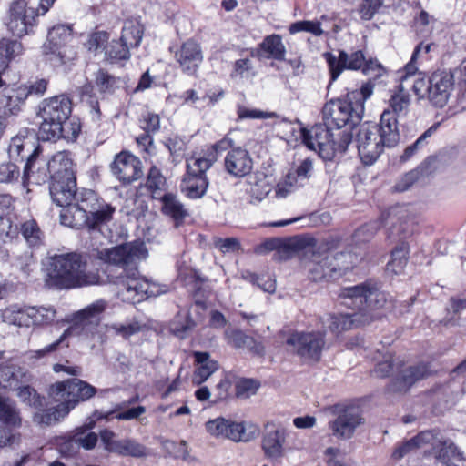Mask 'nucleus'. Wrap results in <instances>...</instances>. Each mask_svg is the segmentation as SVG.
<instances>
[{
  "instance_id": "nucleus-1",
  "label": "nucleus",
  "mask_w": 466,
  "mask_h": 466,
  "mask_svg": "<svg viewBox=\"0 0 466 466\" xmlns=\"http://www.w3.org/2000/svg\"><path fill=\"white\" fill-rule=\"evenodd\" d=\"M49 396L56 407L40 410L34 415V421L40 425L50 426L65 419L69 412L81 402L91 399L96 393V389L91 384L79 379L57 381L49 388Z\"/></svg>"
},
{
  "instance_id": "nucleus-2",
  "label": "nucleus",
  "mask_w": 466,
  "mask_h": 466,
  "mask_svg": "<svg viewBox=\"0 0 466 466\" xmlns=\"http://www.w3.org/2000/svg\"><path fill=\"white\" fill-rule=\"evenodd\" d=\"M47 284L56 289H73L99 283L96 271L86 270V262L77 253L54 255L49 258Z\"/></svg>"
},
{
  "instance_id": "nucleus-3",
  "label": "nucleus",
  "mask_w": 466,
  "mask_h": 466,
  "mask_svg": "<svg viewBox=\"0 0 466 466\" xmlns=\"http://www.w3.org/2000/svg\"><path fill=\"white\" fill-rule=\"evenodd\" d=\"M296 255L313 281L336 279L343 275L349 268L339 263L346 257L345 253L332 255L326 245L318 244L316 239L309 237H304V247Z\"/></svg>"
},
{
  "instance_id": "nucleus-4",
  "label": "nucleus",
  "mask_w": 466,
  "mask_h": 466,
  "mask_svg": "<svg viewBox=\"0 0 466 466\" xmlns=\"http://www.w3.org/2000/svg\"><path fill=\"white\" fill-rule=\"evenodd\" d=\"M389 227V238L399 239L400 243L391 251V259L387 264V271L400 274L403 271L409 254V245L404 241L412 232L408 210L403 207L390 208L385 217Z\"/></svg>"
},
{
  "instance_id": "nucleus-5",
  "label": "nucleus",
  "mask_w": 466,
  "mask_h": 466,
  "mask_svg": "<svg viewBox=\"0 0 466 466\" xmlns=\"http://www.w3.org/2000/svg\"><path fill=\"white\" fill-rule=\"evenodd\" d=\"M331 129L323 122L313 126L309 130H302L303 143L308 148L318 152L319 157L325 160H331L336 153L342 154L346 152L352 141L351 133L339 132L337 136L339 138L336 139V135L331 132Z\"/></svg>"
},
{
  "instance_id": "nucleus-6",
  "label": "nucleus",
  "mask_w": 466,
  "mask_h": 466,
  "mask_svg": "<svg viewBox=\"0 0 466 466\" xmlns=\"http://www.w3.org/2000/svg\"><path fill=\"white\" fill-rule=\"evenodd\" d=\"M397 369V374L388 385V391L392 393L404 394L417 381L430 376L431 370L428 364L419 363L413 366L400 368L390 355L384 360L375 366L372 373L375 377L385 378Z\"/></svg>"
},
{
  "instance_id": "nucleus-7",
  "label": "nucleus",
  "mask_w": 466,
  "mask_h": 466,
  "mask_svg": "<svg viewBox=\"0 0 466 466\" xmlns=\"http://www.w3.org/2000/svg\"><path fill=\"white\" fill-rule=\"evenodd\" d=\"M388 134L389 129L381 123L380 125L364 123L360 126L356 134V143L359 155L364 164L374 163L385 147H392L399 143V137L396 136L394 139Z\"/></svg>"
},
{
  "instance_id": "nucleus-8",
  "label": "nucleus",
  "mask_w": 466,
  "mask_h": 466,
  "mask_svg": "<svg viewBox=\"0 0 466 466\" xmlns=\"http://www.w3.org/2000/svg\"><path fill=\"white\" fill-rule=\"evenodd\" d=\"M341 303L352 309L370 313L373 320L378 318L374 310L390 308L393 303L388 301V295L380 290L378 287L370 282L361 283L356 286L347 287L339 293Z\"/></svg>"
},
{
  "instance_id": "nucleus-9",
  "label": "nucleus",
  "mask_w": 466,
  "mask_h": 466,
  "mask_svg": "<svg viewBox=\"0 0 466 466\" xmlns=\"http://www.w3.org/2000/svg\"><path fill=\"white\" fill-rule=\"evenodd\" d=\"M336 56L325 52L322 56L326 60L330 74V82L338 79L344 70H361L364 75L377 77L383 71L382 66L377 59L367 58L362 50H357L349 55L345 50H339Z\"/></svg>"
},
{
  "instance_id": "nucleus-10",
  "label": "nucleus",
  "mask_w": 466,
  "mask_h": 466,
  "mask_svg": "<svg viewBox=\"0 0 466 466\" xmlns=\"http://www.w3.org/2000/svg\"><path fill=\"white\" fill-rule=\"evenodd\" d=\"M71 111V100L65 95L44 99L37 112L41 118L39 130L43 138L51 140L55 135L60 134L61 124L68 120Z\"/></svg>"
},
{
  "instance_id": "nucleus-11",
  "label": "nucleus",
  "mask_w": 466,
  "mask_h": 466,
  "mask_svg": "<svg viewBox=\"0 0 466 466\" xmlns=\"http://www.w3.org/2000/svg\"><path fill=\"white\" fill-rule=\"evenodd\" d=\"M73 29L67 25H54L42 46L45 59L54 66H59L76 58V53L68 44L72 40Z\"/></svg>"
},
{
  "instance_id": "nucleus-12",
  "label": "nucleus",
  "mask_w": 466,
  "mask_h": 466,
  "mask_svg": "<svg viewBox=\"0 0 466 466\" xmlns=\"http://www.w3.org/2000/svg\"><path fill=\"white\" fill-rule=\"evenodd\" d=\"M363 116V106L354 105L348 98L332 99L327 102L322 108V120L331 128L341 129L346 126L355 127L360 124Z\"/></svg>"
},
{
  "instance_id": "nucleus-13",
  "label": "nucleus",
  "mask_w": 466,
  "mask_h": 466,
  "mask_svg": "<svg viewBox=\"0 0 466 466\" xmlns=\"http://www.w3.org/2000/svg\"><path fill=\"white\" fill-rule=\"evenodd\" d=\"M116 283L123 299L133 303L158 293L156 285L141 277L137 269H124L123 273L117 277Z\"/></svg>"
},
{
  "instance_id": "nucleus-14",
  "label": "nucleus",
  "mask_w": 466,
  "mask_h": 466,
  "mask_svg": "<svg viewBox=\"0 0 466 466\" xmlns=\"http://www.w3.org/2000/svg\"><path fill=\"white\" fill-rule=\"evenodd\" d=\"M398 89L389 99L388 107L383 110L380 121L394 139L396 136L400 137L398 119L407 116L410 104V96L404 91L402 84L398 86Z\"/></svg>"
},
{
  "instance_id": "nucleus-15",
  "label": "nucleus",
  "mask_w": 466,
  "mask_h": 466,
  "mask_svg": "<svg viewBox=\"0 0 466 466\" xmlns=\"http://www.w3.org/2000/svg\"><path fill=\"white\" fill-rule=\"evenodd\" d=\"M289 436L288 429L276 420H268L264 424L261 438V448L267 459L279 461L285 455V444Z\"/></svg>"
},
{
  "instance_id": "nucleus-16",
  "label": "nucleus",
  "mask_w": 466,
  "mask_h": 466,
  "mask_svg": "<svg viewBox=\"0 0 466 466\" xmlns=\"http://www.w3.org/2000/svg\"><path fill=\"white\" fill-rule=\"evenodd\" d=\"M107 302L105 299H97L83 309L73 315V324L69 328H75L76 332L71 337L84 336L93 337L95 329L98 326L101 315L106 310Z\"/></svg>"
},
{
  "instance_id": "nucleus-17",
  "label": "nucleus",
  "mask_w": 466,
  "mask_h": 466,
  "mask_svg": "<svg viewBox=\"0 0 466 466\" xmlns=\"http://www.w3.org/2000/svg\"><path fill=\"white\" fill-rule=\"evenodd\" d=\"M35 22L36 13L35 8L27 7L26 2L24 0L12 3L6 25L13 35L21 37L31 33Z\"/></svg>"
},
{
  "instance_id": "nucleus-18",
  "label": "nucleus",
  "mask_w": 466,
  "mask_h": 466,
  "mask_svg": "<svg viewBox=\"0 0 466 466\" xmlns=\"http://www.w3.org/2000/svg\"><path fill=\"white\" fill-rule=\"evenodd\" d=\"M287 344L302 359L319 360L325 344L324 333L296 332L288 338Z\"/></svg>"
},
{
  "instance_id": "nucleus-19",
  "label": "nucleus",
  "mask_w": 466,
  "mask_h": 466,
  "mask_svg": "<svg viewBox=\"0 0 466 466\" xmlns=\"http://www.w3.org/2000/svg\"><path fill=\"white\" fill-rule=\"evenodd\" d=\"M86 202L84 208L86 209L87 222L86 228L89 230H100V228L106 225L113 218L115 208L100 199L96 193L92 190H84Z\"/></svg>"
},
{
  "instance_id": "nucleus-20",
  "label": "nucleus",
  "mask_w": 466,
  "mask_h": 466,
  "mask_svg": "<svg viewBox=\"0 0 466 466\" xmlns=\"http://www.w3.org/2000/svg\"><path fill=\"white\" fill-rule=\"evenodd\" d=\"M36 165L38 182L45 181L48 177L51 179L76 177L73 170V162L69 157V154L66 151L57 152L48 162L38 160Z\"/></svg>"
},
{
  "instance_id": "nucleus-21",
  "label": "nucleus",
  "mask_w": 466,
  "mask_h": 466,
  "mask_svg": "<svg viewBox=\"0 0 466 466\" xmlns=\"http://www.w3.org/2000/svg\"><path fill=\"white\" fill-rule=\"evenodd\" d=\"M147 257V249L141 241L119 245L105 252V260L108 263L126 267Z\"/></svg>"
},
{
  "instance_id": "nucleus-22",
  "label": "nucleus",
  "mask_w": 466,
  "mask_h": 466,
  "mask_svg": "<svg viewBox=\"0 0 466 466\" xmlns=\"http://www.w3.org/2000/svg\"><path fill=\"white\" fill-rule=\"evenodd\" d=\"M24 149H26L27 152H30L24 169V176L29 178L35 175L34 169L38 161L37 157L40 152V148L38 146L35 147L32 141V138L26 136L19 134L12 137L8 147L9 157L15 161H17L19 158L23 160L24 156L22 155V152Z\"/></svg>"
},
{
  "instance_id": "nucleus-23",
  "label": "nucleus",
  "mask_w": 466,
  "mask_h": 466,
  "mask_svg": "<svg viewBox=\"0 0 466 466\" xmlns=\"http://www.w3.org/2000/svg\"><path fill=\"white\" fill-rule=\"evenodd\" d=\"M111 171L123 184H130L143 175L141 161L136 156L126 151L116 156L111 164Z\"/></svg>"
},
{
  "instance_id": "nucleus-24",
  "label": "nucleus",
  "mask_w": 466,
  "mask_h": 466,
  "mask_svg": "<svg viewBox=\"0 0 466 466\" xmlns=\"http://www.w3.org/2000/svg\"><path fill=\"white\" fill-rule=\"evenodd\" d=\"M362 423L363 418L360 410L354 406H348L340 410L333 421L329 422V428L336 438L350 439Z\"/></svg>"
},
{
  "instance_id": "nucleus-25",
  "label": "nucleus",
  "mask_w": 466,
  "mask_h": 466,
  "mask_svg": "<svg viewBox=\"0 0 466 466\" xmlns=\"http://www.w3.org/2000/svg\"><path fill=\"white\" fill-rule=\"evenodd\" d=\"M453 87V76L447 72H435L429 77L428 99L435 106L442 107L448 102Z\"/></svg>"
},
{
  "instance_id": "nucleus-26",
  "label": "nucleus",
  "mask_w": 466,
  "mask_h": 466,
  "mask_svg": "<svg viewBox=\"0 0 466 466\" xmlns=\"http://www.w3.org/2000/svg\"><path fill=\"white\" fill-rule=\"evenodd\" d=\"M181 70L190 76L197 73L203 61V54L198 43L192 39L184 42L175 53Z\"/></svg>"
},
{
  "instance_id": "nucleus-27",
  "label": "nucleus",
  "mask_w": 466,
  "mask_h": 466,
  "mask_svg": "<svg viewBox=\"0 0 466 466\" xmlns=\"http://www.w3.org/2000/svg\"><path fill=\"white\" fill-rule=\"evenodd\" d=\"M235 187L238 193L248 195L249 202L262 200L271 189L264 173H253L245 178H239L235 182Z\"/></svg>"
},
{
  "instance_id": "nucleus-28",
  "label": "nucleus",
  "mask_w": 466,
  "mask_h": 466,
  "mask_svg": "<svg viewBox=\"0 0 466 466\" xmlns=\"http://www.w3.org/2000/svg\"><path fill=\"white\" fill-rule=\"evenodd\" d=\"M352 313H340L329 315V329L334 334H339L351 329L365 326L373 321V316L370 313L358 311L354 309Z\"/></svg>"
},
{
  "instance_id": "nucleus-29",
  "label": "nucleus",
  "mask_w": 466,
  "mask_h": 466,
  "mask_svg": "<svg viewBox=\"0 0 466 466\" xmlns=\"http://www.w3.org/2000/svg\"><path fill=\"white\" fill-rule=\"evenodd\" d=\"M84 204H86V202L84 191H82L78 195L76 203L63 207L60 212L61 224L75 228H86L87 215Z\"/></svg>"
},
{
  "instance_id": "nucleus-30",
  "label": "nucleus",
  "mask_w": 466,
  "mask_h": 466,
  "mask_svg": "<svg viewBox=\"0 0 466 466\" xmlns=\"http://www.w3.org/2000/svg\"><path fill=\"white\" fill-rule=\"evenodd\" d=\"M431 448V453L435 459L444 466L445 463H454L462 461L461 454L457 447L450 440H444L440 431H434V440L428 442Z\"/></svg>"
},
{
  "instance_id": "nucleus-31",
  "label": "nucleus",
  "mask_w": 466,
  "mask_h": 466,
  "mask_svg": "<svg viewBox=\"0 0 466 466\" xmlns=\"http://www.w3.org/2000/svg\"><path fill=\"white\" fill-rule=\"evenodd\" d=\"M76 177L62 178V179H52L50 185V195L54 203L59 207H65L73 204L74 199H77L76 197Z\"/></svg>"
},
{
  "instance_id": "nucleus-32",
  "label": "nucleus",
  "mask_w": 466,
  "mask_h": 466,
  "mask_svg": "<svg viewBox=\"0 0 466 466\" xmlns=\"http://www.w3.org/2000/svg\"><path fill=\"white\" fill-rule=\"evenodd\" d=\"M25 94L18 87L16 89L5 88L0 91V116H3L5 121L22 112L25 103Z\"/></svg>"
},
{
  "instance_id": "nucleus-33",
  "label": "nucleus",
  "mask_w": 466,
  "mask_h": 466,
  "mask_svg": "<svg viewBox=\"0 0 466 466\" xmlns=\"http://www.w3.org/2000/svg\"><path fill=\"white\" fill-rule=\"evenodd\" d=\"M224 90L217 86L203 94L195 89H187L182 94L181 98L185 104L191 105L198 109H204L215 106L224 97Z\"/></svg>"
},
{
  "instance_id": "nucleus-34",
  "label": "nucleus",
  "mask_w": 466,
  "mask_h": 466,
  "mask_svg": "<svg viewBox=\"0 0 466 466\" xmlns=\"http://www.w3.org/2000/svg\"><path fill=\"white\" fill-rule=\"evenodd\" d=\"M304 247V237L297 236L289 239L271 238L264 243L267 250H276L279 259H289Z\"/></svg>"
},
{
  "instance_id": "nucleus-35",
  "label": "nucleus",
  "mask_w": 466,
  "mask_h": 466,
  "mask_svg": "<svg viewBox=\"0 0 466 466\" xmlns=\"http://www.w3.org/2000/svg\"><path fill=\"white\" fill-rule=\"evenodd\" d=\"M193 356L197 367L192 375V383L199 386L218 370L219 365L208 352L194 351Z\"/></svg>"
},
{
  "instance_id": "nucleus-36",
  "label": "nucleus",
  "mask_w": 466,
  "mask_h": 466,
  "mask_svg": "<svg viewBox=\"0 0 466 466\" xmlns=\"http://www.w3.org/2000/svg\"><path fill=\"white\" fill-rule=\"evenodd\" d=\"M27 380L26 371L16 365L3 363L0 365V385L5 389H15Z\"/></svg>"
},
{
  "instance_id": "nucleus-37",
  "label": "nucleus",
  "mask_w": 466,
  "mask_h": 466,
  "mask_svg": "<svg viewBox=\"0 0 466 466\" xmlns=\"http://www.w3.org/2000/svg\"><path fill=\"white\" fill-rule=\"evenodd\" d=\"M158 198L162 202V212L175 220L177 226L187 216L186 208L176 195L165 193Z\"/></svg>"
},
{
  "instance_id": "nucleus-38",
  "label": "nucleus",
  "mask_w": 466,
  "mask_h": 466,
  "mask_svg": "<svg viewBox=\"0 0 466 466\" xmlns=\"http://www.w3.org/2000/svg\"><path fill=\"white\" fill-rule=\"evenodd\" d=\"M30 308L29 306L11 305L3 311V320L18 327H30L32 326Z\"/></svg>"
},
{
  "instance_id": "nucleus-39",
  "label": "nucleus",
  "mask_w": 466,
  "mask_h": 466,
  "mask_svg": "<svg viewBox=\"0 0 466 466\" xmlns=\"http://www.w3.org/2000/svg\"><path fill=\"white\" fill-rule=\"evenodd\" d=\"M208 182L206 176L187 173L181 182V189L191 198H201L207 191Z\"/></svg>"
},
{
  "instance_id": "nucleus-40",
  "label": "nucleus",
  "mask_w": 466,
  "mask_h": 466,
  "mask_svg": "<svg viewBox=\"0 0 466 466\" xmlns=\"http://www.w3.org/2000/svg\"><path fill=\"white\" fill-rule=\"evenodd\" d=\"M434 440V431H424L416 435L415 437L406 441L405 442L399 445L394 452L393 456L396 459H401L409 452L412 451L417 448H421L428 444L429 441Z\"/></svg>"
},
{
  "instance_id": "nucleus-41",
  "label": "nucleus",
  "mask_w": 466,
  "mask_h": 466,
  "mask_svg": "<svg viewBox=\"0 0 466 466\" xmlns=\"http://www.w3.org/2000/svg\"><path fill=\"white\" fill-rule=\"evenodd\" d=\"M144 34L142 24L136 19H128L124 23L121 34L123 41L129 48L139 46Z\"/></svg>"
},
{
  "instance_id": "nucleus-42",
  "label": "nucleus",
  "mask_w": 466,
  "mask_h": 466,
  "mask_svg": "<svg viewBox=\"0 0 466 466\" xmlns=\"http://www.w3.org/2000/svg\"><path fill=\"white\" fill-rule=\"evenodd\" d=\"M259 49L267 58L284 60L286 49L279 35L273 34L266 36L259 44Z\"/></svg>"
},
{
  "instance_id": "nucleus-43",
  "label": "nucleus",
  "mask_w": 466,
  "mask_h": 466,
  "mask_svg": "<svg viewBox=\"0 0 466 466\" xmlns=\"http://www.w3.org/2000/svg\"><path fill=\"white\" fill-rule=\"evenodd\" d=\"M214 151L209 153L208 150L201 154H195L187 160V173L206 176V171L215 162Z\"/></svg>"
},
{
  "instance_id": "nucleus-44",
  "label": "nucleus",
  "mask_w": 466,
  "mask_h": 466,
  "mask_svg": "<svg viewBox=\"0 0 466 466\" xmlns=\"http://www.w3.org/2000/svg\"><path fill=\"white\" fill-rule=\"evenodd\" d=\"M75 328H67L64 330V332L60 335V337L55 340L54 342L48 344L41 350L30 351L28 353V359L30 360H38L50 355L61 348L69 347V338H71V334L76 332Z\"/></svg>"
},
{
  "instance_id": "nucleus-45",
  "label": "nucleus",
  "mask_w": 466,
  "mask_h": 466,
  "mask_svg": "<svg viewBox=\"0 0 466 466\" xmlns=\"http://www.w3.org/2000/svg\"><path fill=\"white\" fill-rule=\"evenodd\" d=\"M53 444L63 458H74L79 453V449L72 431L64 435L55 437Z\"/></svg>"
},
{
  "instance_id": "nucleus-46",
  "label": "nucleus",
  "mask_w": 466,
  "mask_h": 466,
  "mask_svg": "<svg viewBox=\"0 0 466 466\" xmlns=\"http://www.w3.org/2000/svg\"><path fill=\"white\" fill-rule=\"evenodd\" d=\"M92 428L93 424L90 423L76 427L72 431L79 450L82 448L85 451H91L96 446L98 435L90 431Z\"/></svg>"
},
{
  "instance_id": "nucleus-47",
  "label": "nucleus",
  "mask_w": 466,
  "mask_h": 466,
  "mask_svg": "<svg viewBox=\"0 0 466 466\" xmlns=\"http://www.w3.org/2000/svg\"><path fill=\"white\" fill-rule=\"evenodd\" d=\"M205 428L206 431L215 438L231 439V435L233 434V421L223 417L207 421Z\"/></svg>"
},
{
  "instance_id": "nucleus-48",
  "label": "nucleus",
  "mask_w": 466,
  "mask_h": 466,
  "mask_svg": "<svg viewBox=\"0 0 466 466\" xmlns=\"http://www.w3.org/2000/svg\"><path fill=\"white\" fill-rule=\"evenodd\" d=\"M0 421L8 426H19L21 418L15 402L0 395Z\"/></svg>"
},
{
  "instance_id": "nucleus-49",
  "label": "nucleus",
  "mask_w": 466,
  "mask_h": 466,
  "mask_svg": "<svg viewBox=\"0 0 466 466\" xmlns=\"http://www.w3.org/2000/svg\"><path fill=\"white\" fill-rule=\"evenodd\" d=\"M116 454L134 458H145L149 454L148 449L134 439L125 438L121 440Z\"/></svg>"
},
{
  "instance_id": "nucleus-50",
  "label": "nucleus",
  "mask_w": 466,
  "mask_h": 466,
  "mask_svg": "<svg viewBox=\"0 0 466 466\" xmlns=\"http://www.w3.org/2000/svg\"><path fill=\"white\" fill-rule=\"evenodd\" d=\"M235 347L246 348L253 356L262 357L265 353V348L261 342L237 329H235Z\"/></svg>"
},
{
  "instance_id": "nucleus-51",
  "label": "nucleus",
  "mask_w": 466,
  "mask_h": 466,
  "mask_svg": "<svg viewBox=\"0 0 466 466\" xmlns=\"http://www.w3.org/2000/svg\"><path fill=\"white\" fill-rule=\"evenodd\" d=\"M259 431V427L250 420L235 422V442L253 441L258 436Z\"/></svg>"
},
{
  "instance_id": "nucleus-52",
  "label": "nucleus",
  "mask_w": 466,
  "mask_h": 466,
  "mask_svg": "<svg viewBox=\"0 0 466 466\" xmlns=\"http://www.w3.org/2000/svg\"><path fill=\"white\" fill-rule=\"evenodd\" d=\"M260 387V382L255 379H235V397L246 400L255 395Z\"/></svg>"
},
{
  "instance_id": "nucleus-53",
  "label": "nucleus",
  "mask_w": 466,
  "mask_h": 466,
  "mask_svg": "<svg viewBox=\"0 0 466 466\" xmlns=\"http://www.w3.org/2000/svg\"><path fill=\"white\" fill-rule=\"evenodd\" d=\"M252 160L248 152L241 147L235 148V177L245 178L251 175Z\"/></svg>"
},
{
  "instance_id": "nucleus-54",
  "label": "nucleus",
  "mask_w": 466,
  "mask_h": 466,
  "mask_svg": "<svg viewBox=\"0 0 466 466\" xmlns=\"http://www.w3.org/2000/svg\"><path fill=\"white\" fill-rule=\"evenodd\" d=\"M166 185L167 181L161 171L156 166H152L147 174V187L152 192L154 198L161 196Z\"/></svg>"
},
{
  "instance_id": "nucleus-55",
  "label": "nucleus",
  "mask_w": 466,
  "mask_h": 466,
  "mask_svg": "<svg viewBox=\"0 0 466 466\" xmlns=\"http://www.w3.org/2000/svg\"><path fill=\"white\" fill-rule=\"evenodd\" d=\"M21 233L30 246H38L42 242L43 232L35 219H29L22 223Z\"/></svg>"
},
{
  "instance_id": "nucleus-56",
  "label": "nucleus",
  "mask_w": 466,
  "mask_h": 466,
  "mask_svg": "<svg viewBox=\"0 0 466 466\" xmlns=\"http://www.w3.org/2000/svg\"><path fill=\"white\" fill-rule=\"evenodd\" d=\"M129 47L121 39L113 40L106 47V56L111 62L127 60L130 57Z\"/></svg>"
},
{
  "instance_id": "nucleus-57",
  "label": "nucleus",
  "mask_w": 466,
  "mask_h": 466,
  "mask_svg": "<svg viewBox=\"0 0 466 466\" xmlns=\"http://www.w3.org/2000/svg\"><path fill=\"white\" fill-rule=\"evenodd\" d=\"M241 278L249 281L253 286L261 289L264 292L274 293L276 290V281L268 276H258L249 271H243Z\"/></svg>"
},
{
  "instance_id": "nucleus-58",
  "label": "nucleus",
  "mask_w": 466,
  "mask_h": 466,
  "mask_svg": "<svg viewBox=\"0 0 466 466\" xmlns=\"http://www.w3.org/2000/svg\"><path fill=\"white\" fill-rule=\"evenodd\" d=\"M437 127L438 125L431 126L412 145L407 147L400 157V160L405 162L410 159L426 144V139L436 131Z\"/></svg>"
},
{
  "instance_id": "nucleus-59",
  "label": "nucleus",
  "mask_w": 466,
  "mask_h": 466,
  "mask_svg": "<svg viewBox=\"0 0 466 466\" xmlns=\"http://www.w3.org/2000/svg\"><path fill=\"white\" fill-rule=\"evenodd\" d=\"M195 323L187 313L178 314L171 323L170 329L177 337L184 338L185 334L191 330Z\"/></svg>"
},
{
  "instance_id": "nucleus-60",
  "label": "nucleus",
  "mask_w": 466,
  "mask_h": 466,
  "mask_svg": "<svg viewBox=\"0 0 466 466\" xmlns=\"http://www.w3.org/2000/svg\"><path fill=\"white\" fill-rule=\"evenodd\" d=\"M96 85L101 92H113L118 86L120 80L106 71L100 69L96 74Z\"/></svg>"
},
{
  "instance_id": "nucleus-61",
  "label": "nucleus",
  "mask_w": 466,
  "mask_h": 466,
  "mask_svg": "<svg viewBox=\"0 0 466 466\" xmlns=\"http://www.w3.org/2000/svg\"><path fill=\"white\" fill-rule=\"evenodd\" d=\"M32 325H43L52 322L56 318V310L52 308L31 307Z\"/></svg>"
},
{
  "instance_id": "nucleus-62",
  "label": "nucleus",
  "mask_w": 466,
  "mask_h": 466,
  "mask_svg": "<svg viewBox=\"0 0 466 466\" xmlns=\"http://www.w3.org/2000/svg\"><path fill=\"white\" fill-rule=\"evenodd\" d=\"M431 45L423 43H420L414 49L410 61L404 67V74L400 76V81L403 82L407 80L410 76H412L417 71L416 62L420 55V53L428 54L431 50Z\"/></svg>"
},
{
  "instance_id": "nucleus-63",
  "label": "nucleus",
  "mask_w": 466,
  "mask_h": 466,
  "mask_svg": "<svg viewBox=\"0 0 466 466\" xmlns=\"http://www.w3.org/2000/svg\"><path fill=\"white\" fill-rule=\"evenodd\" d=\"M81 131L80 123L77 120L65 121L61 124L60 134L54 136L53 139L64 138L67 141H75Z\"/></svg>"
},
{
  "instance_id": "nucleus-64",
  "label": "nucleus",
  "mask_w": 466,
  "mask_h": 466,
  "mask_svg": "<svg viewBox=\"0 0 466 466\" xmlns=\"http://www.w3.org/2000/svg\"><path fill=\"white\" fill-rule=\"evenodd\" d=\"M107 330L127 339L140 330V325L137 321H132L127 324L114 323L107 326Z\"/></svg>"
}]
</instances>
